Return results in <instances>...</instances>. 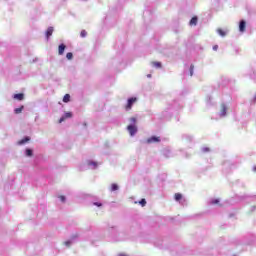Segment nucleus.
<instances>
[{"label": "nucleus", "mask_w": 256, "mask_h": 256, "mask_svg": "<svg viewBox=\"0 0 256 256\" xmlns=\"http://www.w3.org/2000/svg\"><path fill=\"white\" fill-rule=\"evenodd\" d=\"M119 189V186L117 184L111 185V191H117Z\"/></svg>", "instance_id": "6ab92c4d"}, {"label": "nucleus", "mask_w": 256, "mask_h": 256, "mask_svg": "<svg viewBox=\"0 0 256 256\" xmlns=\"http://www.w3.org/2000/svg\"><path fill=\"white\" fill-rule=\"evenodd\" d=\"M66 59H68V60L71 61V59H73V53L68 52V53L66 54Z\"/></svg>", "instance_id": "aec40b11"}, {"label": "nucleus", "mask_w": 256, "mask_h": 256, "mask_svg": "<svg viewBox=\"0 0 256 256\" xmlns=\"http://www.w3.org/2000/svg\"><path fill=\"white\" fill-rule=\"evenodd\" d=\"M65 119H67V118H65L64 116H62V117L59 119V123H63V121H65Z\"/></svg>", "instance_id": "a878e982"}, {"label": "nucleus", "mask_w": 256, "mask_h": 256, "mask_svg": "<svg viewBox=\"0 0 256 256\" xmlns=\"http://www.w3.org/2000/svg\"><path fill=\"white\" fill-rule=\"evenodd\" d=\"M80 36L81 37H87V31L82 30L81 33H80Z\"/></svg>", "instance_id": "5701e85b"}, {"label": "nucleus", "mask_w": 256, "mask_h": 256, "mask_svg": "<svg viewBox=\"0 0 256 256\" xmlns=\"http://www.w3.org/2000/svg\"><path fill=\"white\" fill-rule=\"evenodd\" d=\"M217 49H219V46L218 45H214L213 46V51H217Z\"/></svg>", "instance_id": "cd10ccee"}, {"label": "nucleus", "mask_w": 256, "mask_h": 256, "mask_svg": "<svg viewBox=\"0 0 256 256\" xmlns=\"http://www.w3.org/2000/svg\"><path fill=\"white\" fill-rule=\"evenodd\" d=\"M30 138L29 137H25L24 139L20 140L18 142V145H25V143L29 142Z\"/></svg>", "instance_id": "1a4fd4ad"}, {"label": "nucleus", "mask_w": 256, "mask_h": 256, "mask_svg": "<svg viewBox=\"0 0 256 256\" xmlns=\"http://www.w3.org/2000/svg\"><path fill=\"white\" fill-rule=\"evenodd\" d=\"M14 99H17V101H23V99H25V96L23 95V93L15 94Z\"/></svg>", "instance_id": "0eeeda50"}, {"label": "nucleus", "mask_w": 256, "mask_h": 256, "mask_svg": "<svg viewBox=\"0 0 256 256\" xmlns=\"http://www.w3.org/2000/svg\"><path fill=\"white\" fill-rule=\"evenodd\" d=\"M193 69H195V66L192 64L190 66V77H193Z\"/></svg>", "instance_id": "412c9836"}, {"label": "nucleus", "mask_w": 256, "mask_h": 256, "mask_svg": "<svg viewBox=\"0 0 256 256\" xmlns=\"http://www.w3.org/2000/svg\"><path fill=\"white\" fill-rule=\"evenodd\" d=\"M64 245H66V247H70L71 246V241L64 242Z\"/></svg>", "instance_id": "393cba45"}, {"label": "nucleus", "mask_w": 256, "mask_h": 256, "mask_svg": "<svg viewBox=\"0 0 256 256\" xmlns=\"http://www.w3.org/2000/svg\"><path fill=\"white\" fill-rule=\"evenodd\" d=\"M69 101H71V95L66 94V95L63 97V102H64V103H69Z\"/></svg>", "instance_id": "f8f14e48"}, {"label": "nucleus", "mask_w": 256, "mask_h": 256, "mask_svg": "<svg viewBox=\"0 0 256 256\" xmlns=\"http://www.w3.org/2000/svg\"><path fill=\"white\" fill-rule=\"evenodd\" d=\"M59 199L62 201V203H65V196H59Z\"/></svg>", "instance_id": "bb28decb"}, {"label": "nucleus", "mask_w": 256, "mask_h": 256, "mask_svg": "<svg viewBox=\"0 0 256 256\" xmlns=\"http://www.w3.org/2000/svg\"><path fill=\"white\" fill-rule=\"evenodd\" d=\"M212 205H219V199H214L211 201Z\"/></svg>", "instance_id": "4be33fe9"}, {"label": "nucleus", "mask_w": 256, "mask_h": 256, "mask_svg": "<svg viewBox=\"0 0 256 256\" xmlns=\"http://www.w3.org/2000/svg\"><path fill=\"white\" fill-rule=\"evenodd\" d=\"M197 21H198L197 16H194V17H192V19L190 20L189 25H191V26L197 25Z\"/></svg>", "instance_id": "6e6552de"}, {"label": "nucleus", "mask_w": 256, "mask_h": 256, "mask_svg": "<svg viewBox=\"0 0 256 256\" xmlns=\"http://www.w3.org/2000/svg\"><path fill=\"white\" fill-rule=\"evenodd\" d=\"M94 205H96V207H101V203H99V202H96V203H94Z\"/></svg>", "instance_id": "c85d7f7f"}, {"label": "nucleus", "mask_w": 256, "mask_h": 256, "mask_svg": "<svg viewBox=\"0 0 256 256\" xmlns=\"http://www.w3.org/2000/svg\"><path fill=\"white\" fill-rule=\"evenodd\" d=\"M53 27H48V29L46 30V39L49 40V37H51V35H53Z\"/></svg>", "instance_id": "423d86ee"}, {"label": "nucleus", "mask_w": 256, "mask_h": 256, "mask_svg": "<svg viewBox=\"0 0 256 256\" xmlns=\"http://www.w3.org/2000/svg\"><path fill=\"white\" fill-rule=\"evenodd\" d=\"M175 201H181L183 199V195L181 193H176L174 195Z\"/></svg>", "instance_id": "9d476101"}, {"label": "nucleus", "mask_w": 256, "mask_h": 256, "mask_svg": "<svg viewBox=\"0 0 256 256\" xmlns=\"http://www.w3.org/2000/svg\"><path fill=\"white\" fill-rule=\"evenodd\" d=\"M23 109H24V106H21V107H19V108H16V109L14 110V113H15L16 115H19V113H22V112H23Z\"/></svg>", "instance_id": "ddd939ff"}, {"label": "nucleus", "mask_w": 256, "mask_h": 256, "mask_svg": "<svg viewBox=\"0 0 256 256\" xmlns=\"http://www.w3.org/2000/svg\"><path fill=\"white\" fill-rule=\"evenodd\" d=\"M127 129H128V132L130 133L131 137H133V135H135V133H137V126H135V125H128Z\"/></svg>", "instance_id": "7ed1b4c3"}, {"label": "nucleus", "mask_w": 256, "mask_h": 256, "mask_svg": "<svg viewBox=\"0 0 256 256\" xmlns=\"http://www.w3.org/2000/svg\"><path fill=\"white\" fill-rule=\"evenodd\" d=\"M217 33H219V35H220L221 37H225V35H226L225 31H223V29H221V28H219V29L217 30Z\"/></svg>", "instance_id": "dca6fc26"}, {"label": "nucleus", "mask_w": 256, "mask_h": 256, "mask_svg": "<svg viewBox=\"0 0 256 256\" xmlns=\"http://www.w3.org/2000/svg\"><path fill=\"white\" fill-rule=\"evenodd\" d=\"M137 103V98L132 97L128 99L127 105L125 106L126 111H130L133 108V104Z\"/></svg>", "instance_id": "f257e3e1"}, {"label": "nucleus", "mask_w": 256, "mask_h": 256, "mask_svg": "<svg viewBox=\"0 0 256 256\" xmlns=\"http://www.w3.org/2000/svg\"><path fill=\"white\" fill-rule=\"evenodd\" d=\"M161 142V138L157 137V136H151L150 138H148L146 140V143L151 144V143H160Z\"/></svg>", "instance_id": "f03ea898"}, {"label": "nucleus", "mask_w": 256, "mask_h": 256, "mask_svg": "<svg viewBox=\"0 0 256 256\" xmlns=\"http://www.w3.org/2000/svg\"><path fill=\"white\" fill-rule=\"evenodd\" d=\"M246 27H247V23L245 22V20H241L239 24V31L241 33H244Z\"/></svg>", "instance_id": "20e7f679"}, {"label": "nucleus", "mask_w": 256, "mask_h": 256, "mask_svg": "<svg viewBox=\"0 0 256 256\" xmlns=\"http://www.w3.org/2000/svg\"><path fill=\"white\" fill-rule=\"evenodd\" d=\"M225 115H227V106L222 105L221 116L225 117Z\"/></svg>", "instance_id": "9b49d317"}, {"label": "nucleus", "mask_w": 256, "mask_h": 256, "mask_svg": "<svg viewBox=\"0 0 256 256\" xmlns=\"http://www.w3.org/2000/svg\"><path fill=\"white\" fill-rule=\"evenodd\" d=\"M64 117H65V119H71V117H73V113H71V112H66V113L64 114Z\"/></svg>", "instance_id": "f3484780"}, {"label": "nucleus", "mask_w": 256, "mask_h": 256, "mask_svg": "<svg viewBox=\"0 0 256 256\" xmlns=\"http://www.w3.org/2000/svg\"><path fill=\"white\" fill-rule=\"evenodd\" d=\"M139 205H141V207H145L147 205V201L145 200V198L139 201Z\"/></svg>", "instance_id": "2eb2a0df"}, {"label": "nucleus", "mask_w": 256, "mask_h": 256, "mask_svg": "<svg viewBox=\"0 0 256 256\" xmlns=\"http://www.w3.org/2000/svg\"><path fill=\"white\" fill-rule=\"evenodd\" d=\"M26 157H33V150L26 149Z\"/></svg>", "instance_id": "4468645a"}, {"label": "nucleus", "mask_w": 256, "mask_h": 256, "mask_svg": "<svg viewBox=\"0 0 256 256\" xmlns=\"http://www.w3.org/2000/svg\"><path fill=\"white\" fill-rule=\"evenodd\" d=\"M65 49H67V46H65V44H60L58 47V55H63L65 53Z\"/></svg>", "instance_id": "39448f33"}, {"label": "nucleus", "mask_w": 256, "mask_h": 256, "mask_svg": "<svg viewBox=\"0 0 256 256\" xmlns=\"http://www.w3.org/2000/svg\"><path fill=\"white\" fill-rule=\"evenodd\" d=\"M130 122L135 125L137 123V118L135 117L130 118Z\"/></svg>", "instance_id": "b1692460"}, {"label": "nucleus", "mask_w": 256, "mask_h": 256, "mask_svg": "<svg viewBox=\"0 0 256 256\" xmlns=\"http://www.w3.org/2000/svg\"><path fill=\"white\" fill-rule=\"evenodd\" d=\"M152 65L157 67V69H161V62H153Z\"/></svg>", "instance_id": "a211bd4d"}]
</instances>
